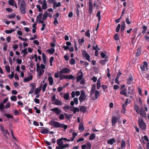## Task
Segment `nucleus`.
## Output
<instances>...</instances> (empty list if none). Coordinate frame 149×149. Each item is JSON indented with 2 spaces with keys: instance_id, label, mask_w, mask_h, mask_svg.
<instances>
[{
  "instance_id": "nucleus-1",
  "label": "nucleus",
  "mask_w": 149,
  "mask_h": 149,
  "mask_svg": "<svg viewBox=\"0 0 149 149\" xmlns=\"http://www.w3.org/2000/svg\"><path fill=\"white\" fill-rule=\"evenodd\" d=\"M49 125L52 126L57 128H63L64 130H66L68 127L67 125H65L63 123H60L55 121L53 120L50 121L49 123Z\"/></svg>"
},
{
  "instance_id": "nucleus-2",
  "label": "nucleus",
  "mask_w": 149,
  "mask_h": 149,
  "mask_svg": "<svg viewBox=\"0 0 149 149\" xmlns=\"http://www.w3.org/2000/svg\"><path fill=\"white\" fill-rule=\"evenodd\" d=\"M63 137L60 139H58L57 140V144L58 146L56 147V149H63L65 148H67L69 146V145L68 143L63 144Z\"/></svg>"
},
{
  "instance_id": "nucleus-3",
  "label": "nucleus",
  "mask_w": 149,
  "mask_h": 149,
  "mask_svg": "<svg viewBox=\"0 0 149 149\" xmlns=\"http://www.w3.org/2000/svg\"><path fill=\"white\" fill-rule=\"evenodd\" d=\"M138 123L139 126L141 129L144 130H146V125L142 118H139Z\"/></svg>"
},
{
  "instance_id": "nucleus-4",
  "label": "nucleus",
  "mask_w": 149,
  "mask_h": 149,
  "mask_svg": "<svg viewBox=\"0 0 149 149\" xmlns=\"http://www.w3.org/2000/svg\"><path fill=\"white\" fill-rule=\"evenodd\" d=\"M19 10L23 14H25L26 12V4L25 1L22 0L20 6Z\"/></svg>"
},
{
  "instance_id": "nucleus-5",
  "label": "nucleus",
  "mask_w": 149,
  "mask_h": 149,
  "mask_svg": "<svg viewBox=\"0 0 149 149\" xmlns=\"http://www.w3.org/2000/svg\"><path fill=\"white\" fill-rule=\"evenodd\" d=\"M86 96L85 95V93L83 90L81 91L80 96L79 97V100L80 103L82 102L86 98Z\"/></svg>"
},
{
  "instance_id": "nucleus-6",
  "label": "nucleus",
  "mask_w": 149,
  "mask_h": 149,
  "mask_svg": "<svg viewBox=\"0 0 149 149\" xmlns=\"http://www.w3.org/2000/svg\"><path fill=\"white\" fill-rule=\"evenodd\" d=\"M138 114H139L141 117L146 118V114L145 111L144 110L143 108H141L139 110Z\"/></svg>"
},
{
  "instance_id": "nucleus-7",
  "label": "nucleus",
  "mask_w": 149,
  "mask_h": 149,
  "mask_svg": "<svg viewBox=\"0 0 149 149\" xmlns=\"http://www.w3.org/2000/svg\"><path fill=\"white\" fill-rule=\"evenodd\" d=\"M82 149H91V145L90 142L88 141L86 144L83 145L81 146Z\"/></svg>"
},
{
  "instance_id": "nucleus-8",
  "label": "nucleus",
  "mask_w": 149,
  "mask_h": 149,
  "mask_svg": "<svg viewBox=\"0 0 149 149\" xmlns=\"http://www.w3.org/2000/svg\"><path fill=\"white\" fill-rule=\"evenodd\" d=\"M93 6L92 0H88V13L90 15L93 12Z\"/></svg>"
},
{
  "instance_id": "nucleus-9",
  "label": "nucleus",
  "mask_w": 149,
  "mask_h": 149,
  "mask_svg": "<svg viewBox=\"0 0 149 149\" xmlns=\"http://www.w3.org/2000/svg\"><path fill=\"white\" fill-rule=\"evenodd\" d=\"M82 55L83 57L85 58L86 60H88L89 62L91 61L90 59V56L89 54L86 52L85 50H84L82 52Z\"/></svg>"
},
{
  "instance_id": "nucleus-10",
  "label": "nucleus",
  "mask_w": 149,
  "mask_h": 149,
  "mask_svg": "<svg viewBox=\"0 0 149 149\" xmlns=\"http://www.w3.org/2000/svg\"><path fill=\"white\" fill-rule=\"evenodd\" d=\"M50 110L54 112L57 115L60 114L62 112V111L57 107H55L51 109Z\"/></svg>"
},
{
  "instance_id": "nucleus-11",
  "label": "nucleus",
  "mask_w": 149,
  "mask_h": 149,
  "mask_svg": "<svg viewBox=\"0 0 149 149\" xmlns=\"http://www.w3.org/2000/svg\"><path fill=\"white\" fill-rule=\"evenodd\" d=\"M70 71V69L67 68L62 69L59 72V74H62L63 73L67 74Z\"/></svg>"
},
{
  "instance_id": "nucleus-12",
  "label": "nucleus",
  "mask_w": 149,
  "mask_h": 149,
  "mask_svg": "<svg viewBox=\"0 0 149 149\" xmlns=\"http://www.w3.org/2000/svg\"><path fill=\"white\" fill-rule=\"evenodd\" d=\"M30 86H31V89L30 91L29 92V94H31L33 93L34 91V89L36 88V85L35 83L31 84Z\"/></svg>"
},
{
  "instance_id": "nucleus-13",
  "label": "nucleus",
  "mask_w": 149,
  "mask_h": 149,
  "mask_svg": "<svg viewBox=\"0 0 149 149\" xmlns=\"http://www.w3.org/2000/svg\"><path fill=\"white\" fill-rule=\"evenodd\" d=\"M143 65L141 66L140 68L142 70L144 71L145 70V67L147 69H148V63L146 61H144L143 62Z\"/></svg>"
},
{
  "instance_id": "nucleus-14",
  "label": "nucleus",
  "mask_w": 149,
  "mask_h": 149,
  "mask_svg": "<svg viewBox=\"0 0 149 149\" xmlns=\"http://www.w3.org/2000/svg\"><path fill=\"white\" fill-rule=\"evenodd\" d=\"M128 102H129L128 99H126L125 103L124 104H123L122 106L123 110V113H125V108L127 107V105L128 103Z\"/></svg>"
},
{
  "instance_id": "nucleus-15",
  "label": "nucleus",
  "mask_w": 149,
  "mask_h": 149,
  "mask_svg": "<svg viewBox=\"0 0 149 149\" xmlns=\"http://www.w3.org/2000/svg\"><path fill=\"white\" fill-rule=\"evenodd\" d=\"M108 58V56H106L104 59L101 60L100 61V63L103 65H105L108 61V60L107 59Z\"/></svg>"
},
{
  "instance_id": "nucleus-16",
  "label": "nucleus",
  "mask_w": 149,
  "mask_h": 149,
  "mask_svg": "<svg viewBox=\"0 0 149 149\" xmlns=\"http://www.w3.org/2000/svg\"><path fill=\"white\" fill-rule=\"evenodd\" d=\"M118 120V118L116 117L115 116H113L111 118V121L112 123V125L114 126Z\"/></svg>"
},
{
  "instance_id": "nucleus-17",
  "label": "nucleus",
  "mask_w": 149,
  "mask_h": 149,
  "mask_svg": "<svg viewBox=\"0 0 149 149\" xmlns=\"http://www.w3.org/2000/svg\"><path fill=\"white\" fill-rule=\"evenodd\" d=\"M38 72V79H40L41 76H42L44 74V70H41L40 69L38 70V71H37Z\"/></svg>"
},
{
  "instance_id": "nucleus-18",
  "label": "nucleus",
  "mask_w": 149,
  "mask_h": 149,
  "mask_svg": "<svg viewBox=\"0 0 149 149\" xmlns=\"http://www.w3.org/2000/svg\"><path fill=\"white\" fill-rule=\"evenodd\" d=\"M95 87L96 86L95 84L92 85V88L90 91V95H92L94 93L95 91Z\"/></svg>"
},
{
  "instance_id": "nucleus-19",
  "label": "nucleus",
  "mask_w": 149,
  "mask_h": 149,
  "mask_svg": "<svg viewBox=\"0 0 149 149\" xmlns=\"http://www.w3.org/2000/svg\"><path fill=\"white\" fill-rule=\"evenodd\" d=\"M141 53V47H138L136 50V53L135 56L136 57L139 56L140 55Z\"/></svg>"
},
{
  "instance_id": "nucleus-20",
  "label": "nucleus",
  "mask_w": 149,
  "mask_h": 149,
  "mask_svg": "<svg viewBox=\"0 0 149 149\" xmlns=\"http://www.w3.org/2000/svg\"><path fill=\"white\" fill-rule=\"evenodd\" d=\"M115 142V141L114 138L108 140L107 141V143L111 145H113Z\"/></svg>"
},
{
  "instance_id": "nucleus-21",
  "label": "nucleus",
  "mask_w": 149,
  "mask_h": 149,
  "mask_svg": "<svg viewBox=\"0 0 149 149\" xmlns=\"http://www.w3.org/2000/svg\"><path fill=\"white\" fill-rule=\"evenodd\" d=\"M133 79L132 76H130L127 79V84L128 85L130 84L131 82L133 81Z\"/></svg>"
},
{
  "instance_id": "nucleus-22",
  "label": "nucleus",
  "mask_w": 149,
  "mask_h": 149,
  "mask_svg": "<svg viewBox=\"0 0 149 149\" xmlns=\"http://www.w3.org/2000/svg\"><path fill=\"white\" fill-rule=\"evenodd\" d=\"M33 78L32 75H31L27 78H26L24 79L23 81L24 82H27L31 80Z\"/></svg>"
},
{
  "instance_id": "nucleus-23",
  "label": "nucleus",
  "mask_w": 149,
  "mask_h": 149,
  "mask_svg": "<svg viewBox=\"0 0 149 149\" xmlns=\"http://www.w3.org/2000/svg\"><path fill=\"white\" fill-rule=\"evenodd\" d=\"M87 109V108L85 106H81L80 107L79 110L80 111L83 113H85Z\"/></svg>"
},
{
  "instance_id": "nucleus-24",
  "label": "nucleus",
  "mask_w": 149,
  "mask_h": 149,
  "mask_svg": "<svg viewBox=\"0 0 149 149\" xmlns=\"http://www.w3.org/2000/svg\"><path fill=\"white\" fill-rule=\"evenodd\" d=\"M48 16V12L47 11H45L43 14V17L42 18V19L44 21L46 20L47 17Z\"/></svg>"
},
{
  "instance_id": "nucleus-25",
  "label": "nucleus",
  "mask_w": 149,
  "mask_h": 149,
  "mask_svg": "<svg viewBox=\"0 0 149 149\" xmlns=\"http://www.w3.org/2000/svg\"><path fill=\"white\" fill-rule=\"evenodd\" d=\"M127 90L126 88H123L122 90V95H124L126 97H128V95L127 93Z\"/></svg>"
},
{
  "instance_id": "nucleus-26",
  "label": "nucleus",
  "mask_w": 149,
  "mask_h": 149,
  "mask_svg": "<svg viewBox=\"0 0 149 149\" xmlns=\"http://www.w3.org/2000/svg\"><path fill=\"white\" fill-rule=\"evenodd\" d=\"M40 132L43 134H48L49 132V130L48 128H44L41 130Z\"/></svg>"
},
{
  "instance_id": "nucleus-27",
  "label": "nucleus",
  "mask_w": 149,
  "mask_h": 149,
  "mask_svg": "<svg viewBox=\"0 0 149 149\" xmlns=\"http://www.w3.org/2000/svg\"><path fill=\"white\" fill-rule=\"evenodd\" d=\"M54 104L56 105L61 106L62 104V102L59 100H56V101L54 102Z\"/></svg>"
},
{
  "instance_id": "nucleus-28",
  "label": "nucleus",
  "mask_w": 149,
  "mask_h": 149,
  "mask_svg": "<svg viewBox=\"0 0 149 149\" xmlns=\"http://www.w3.org/2000/svg\"><path fill=\"white\" fill-rule=\"evenodd\" d=\"M48 80L50 85H52L53 84V79L52 77L50 76L48 77Z\"/></svg>"
},
{
  "instance_id": "nucleus-29",
  "label": "nucleus",
  "mask_w": 149,
  "mask_h": 149,
  "mask_svg": "<svg viewBox=\"0 0 149 149\" xmlns=\"http://www.w3.org/2000/svg\"><path fill=\"white\" fill-rule=\"evenodd\" d=\"M41 89V87L40 86L39 87L37 88L35 91V93L36 95H37L40 92Z\"/></svg>"
},
{
  "instance_id": "nucleus-30",
  "label": "nucleus",
  "mask_w": 149,
  "mask_h": 149,
  "mask_svg": "<svg viewBox=\"0 0 149 149\" xmlns=\"http://www.w3.org/2000/svg\"><path fill=\"white\" fill-rule=\"evenodd\" d=\"M47 52L50 54H52L55 52V49L54 48H52L50 49H48L47 50Z\"/></svg>"
},
{
  "instance_id": "nucleus-31",
  "label": "nucleus",
  "mask_w": 149,
  "mask_h": 149,
  "mask_svg": "<svg viewBox=\"0 0 149 149\" xmlns=\"http://www.w3.org/2000/svg\"><path fill=\"white\" fill-rule=\"evenodd\" d=\"M83 77V72H81V74L78 76L77 78V82H79L80 80H81Z\"/></svg>"
},
{
  "instance_id": "nucleus-32",
  "label": "nucleus",
  "mask_w": 149,
  "mask_h": 149,
  "mask_svg": "<svg viewBox=\"0 0 149 149\" xmlns=\"http://www.w3.org/2000/svg\"><path fill=\"white\" fill-rule=\"evenodd\" d=\"M72 107H70V105H66L64 106L63 108L64 111L65 112L68 111L67 110L72 108Z\"/></svg>"
},
{
  "instance_id": "nucleus-33",
  "label": "nucleus",
  "mask_w": 149,
  "mask_h": 149,
  "mask_svg": "<svg viewBox=\"0 0 149 149\" xmlns=\"http://www.w3.org/2000/svg\"><path fill=\"white\" fill-rule=\"evenodd\" d=\"M95 137L96 136L95 134H92L90 135L89 136V140H93L95 138Z\"/></svg>"
},
{
  "instance_id": "nucleus-34",
  "label": "nucleus",
  "mask_w": 149,
  "mask_h": 149,
  "mask_svg": "<svg viewBox=\"0 0 149 149\" xmlns=\"http://www.w3.org/2000/svg\"><path fill=\"white\" fill-rule=\"evenodd\" d=\"M42 57L43 63L45 64L46 63V56L44 53L42 54Z\"/></svg>"
},
{
  "instance_id": "nucleus-35",
  "label": "nucleus",
  "mask_w": 149,
  "mask_h": 149,
  "mask_svg": "<svg viewBox=\"0 0 149 149\" xmlns=\"http://www.w3.org/2000/svg\"><path fill=\"white\" fill-rule=\"evenodd\" d=\"M42 18V17L39 16L38 15L37 16V17L36 20H38L39 22V23H43L44 22L42 20H41V19Z\"/></svg>"
},
{
  "instance_id": "nucleus-36",
  "label": "nucleus",
  "mask_w": 149,
  "mask_h": 149,
  "mask_svg": "<svg viewBox=\"0 0 149 149\" xmlns=\"http://www.w3.org/2000/svg\"><path fill=\"white\" fill-rule=\"evenodd\" d=\"M79 130L81 132H83L84 131V127L83 126V124L82 123L80 124L79 126Z\"/></svg>"
},
{
  "instance_id": "nucleus-37",
  "label": "nucleus",
  "mask_w": 149,
  "mask_h": 149,
  "mask_svg": "<svg viewBox=\"0 0 149 149\" xmlns=\"http://www.w3.org/2000/svg\"><path fill=\"white\" fill-rule=\"evenodd\" d=\"M95 99H97L99 97V96H100L99 92L97 90H96L95 92Z\"/></svg>"
},
{
  "instance_id": "nucleus-38",
  "label": "nucleus",
  "mask_w": 149,
  "mask_h": 149,
  "mask_svg": "<svg viewBox=\"0 0 149 149\" xmlns=\"http://www.w3.org/2000/svg\"><path fill=\"white\" fill-rule=\"evenodd\" d=\"M77 135V133L74 132H73L72 134V136L70 140H71L72 141H74V138Z\"/></svg>"
},
{
  "instance_id": "nucleus-39",
  "label": "nucleus",
  "mask_w": 149,
  "mask_h": 149,
  "mask_svg": "<svg viewBox=\"0 0 149 149\" xmlns=\"http://www.w3.org/2000/svg\"><path fill=\"white\" fill-rule=\"evenodd\" d=\"M59 77L60 79V80H62L63 79H67V77L66 75H61V74H59Z\"/></svg>"
},
{
  "instance_id": "nucleus-40",
  "label": "nucleus",
  "mask_w": 149,
  "mask_h": 149,
  "mask_svg": "<svg viewBox=\"0 0 149 149\" xmlns=\"http://www.w3.org/2000/svg\"><path fill=\"white\" fill-rule=\"evenodd\" d=\"M100 13V11H98L96 15V16L98 17L99 22H100L101 19Z\"/></svg>"
},
{
  "instance_id": "nucleus-41",
  "label": "nucleus",
  "mask_w": 149,
  "mask_h": 149,
  "mask_svg": "<svg viewBox=\"0 0 149 149\" xmlns=\"http://www.w3.org/2000/svg\"><path fill=\"white\" fill-rule=\"evenodd\" d=\"M100 82V80L98 79L97 82V89H99L100 88L101 86Z\"/></svg>"
},
{
  "instance_id": "nucleus-42",
  "label": "nucleus",
  "mask_w": 149,
  "mask_h": 149,
  "mask_svg": "<svg viewBox=\"0 0 149 149\" xmlns=\"http://www.w3.org/2000/svg\"><path fill=\"white\" fill-rule=\"evenodd\" d=\"M69 93H67L64 95V98L65 99L68 100L69 99Z\"/></svg>"
},
{
  "instance_id": "nucleus-43",
  "label": "nucleus",
  "mask_w": 149,
  "mask_h": 149,
  "mask_svg": "<svg viewBox=\"0 0 149 149\" xmlns=\"http://www.w3.org/2000/svg\"><path fill=\"white\" fill-rule=\"evenodd\" d=\"M143 30L142 31V33L143 34H145L146 33V32L147 29V27L145 25H143Z\"/></svg>"
},
{
  "instance_id": "nucleus-44",
  "label": "nucleus",
  "mask_w": 149,
  "mask_h": 149,
  "mask_svg": "<svg viewBox=\"0 0 149 149\" xmlns=\"http://www.w3.org/2000/svg\"><path fill=\"white\" fill-rule=\"evenodd\" d=\"M134 109L135 110V111L137 113H138L139 111V107L136 104H135L134 107Z\"/></svg>"
},
{
  "instance_id": "nucleus-45",
  "label": "nucleus",
  "mask_w": 149,
  "mask_h": 149,
  "mask_svg": "<svg viewBox=\"0 0 149 149\" xmlns=\"http://www.w3.org/2000/svg\"><path fill=\"white\" fill-rule=\"evenodd\" d=\"M119 77V75L118 74L115 80V82L118 84H120V82L118 81Z\"/></svg>"
},
{
  "instance_id": "nucleus-46",
  "label": "nucleus",
  "mask_w": 149,
  "mask_h": 149,
  "mask_svg": "<svg viewBox=\"0 0 149 149\" xmlns=\"http://www.w3.org/2000/svg\"><path fill=\"white\" fill-rule=\"evenodd\" d=\"M2 133H3V134L6 137V136L7 134L9 135V133L8 131L7 130H4L2 132Z\"/></svg>"
},
{
  "instance_id": "nucleus-47",
  "label": "nucleus",
  "mask_w": 149,
  "mask_h": 149,
  "mask_svg": "<svg viewBox=\"0 0 149 149\" xmlns=\"http://www.w3.org/2000/svg\"><path fill=\"white\" fill-rule=\"evenodd\" d=\"M21 53H23V57H25V55L28 54L26 49L25 48L23 50H22V51Z\"/></svg>"
},
{
  "instance_id": "nucleus-48",
  "label": "nucleus",
  "mask_w": 149,
  "mask_h": 149,
  "mask_svg": "<svg viewBox=\"0 0 149 149\" xmlns=\"http://www.w3.org/2000/svg\"><path fill=\"white\" fill-rule=\"evenodd\" d=\"M67 79H73L74 80L75 79V77H74L72 75L70 74L69 76L68 75H66Z\"/></svg>"
},
{
  "instance_id": "nucleus-49",
  "label": "nucleus",
  "mask_w": 149,
  "mask_h": 149,
  "mask_svg": "<svg viewBox=\"0 0 149 149\" xmlns=\"http://www.w3.org/2000/svg\"><path fill=\"white\" fill-rule=\"evenodd\" d=\"M69 63L70 64L74 65L75 63V60L73 58H72L70 61Z\"/></svg>"
},
{
  "instance_id": "nucleus-50",
  "label": "nucleus",
  "mask_w": 149,
  "mask_h": 149,
  "mask_svg": "<svg viewBox=\"0 0 149 149\" xmlns=\"http://www.w3.org/2000/svg\"><path fill=\"white\" fill-rule=\"evenodd\" d=\"M90 30L89 29H88L85 33V36L90 37Z\"/></svg>"
},
{
  "instance_id": "nucleus-51",
  "label": "nucleus",
  "mask_w": 149,
  "mask_h": 149,
  "mask_svg": "<svg viewBox=\"0 0 149 149\" xmlns=\"http://www.w3.org/2000/svg\"><path fill=\"white\" fill-rule=\"evenodd\" d=\"M5 116L8 118H10L11 119H13L14 118L13 116L10 114H6L5 115Z\"/></svg>"
},
{
  "instance_id": "nucleus-52",
  "label": "nucleus",
  "mask_w": 149,
  "mask_h": 149,
  "mask_svg": "<svg viewBox=\"0 0 149 149\" xmlns=\"http://www.w3.org/2000/svg\"><path fill=\"white\" fill-rule=\"evenodd\" d=\"M47 86V84L46 83H45L44 84L42 87V91L43 92H44L46 91Z\"/></svg>"
},
{
  "instance_id": "nucleus-53",
  "label": "nucleus",
  "mask_w": 149,
  "mask_h": 149,
  "mask_svg": "<svg viewBox=\"0 0 149 149\" xmlns=\"http://www.w3.org/2000/svg\"><path fill=\"white\" fill-rule=\"evenodd\" d=\"M79 110L78 108L76 107H73V113L75 114L77 111L79 112Z\"/></svg>"
},
{
  "instance_id": "nucleus-54",
  "label": "nucleus",
  "mask_w": 149,
  "mask_h": 149,
  "mask_svg": "<svg viewBox=\"0 0 149 149\" xmlns=\"http://www.w3.org/2000/svg\"><path fill=\"white\" fill-rule=\"evenodd\" d=\"M11 100L13 101H15L17 100V97L16 96H12L10 97Z\"/></svg>"
},
{
  "instance_id": "nucleus-55",
  "label": "nucleus",
  "mask_w": 149,
  "mask_h": 149,
  "mask_svg": "<svg viewBox=\"0 0 149 149\" xmlns=\"http://www.w3.org/2000/svg\"><path fill=\"white\" fill-rule=\"evenodd\" d=\"M15 30L14 29H11V30H6L5 31V32L7 34H9L12 33Z\"/></svg>"
},
{
  "instance_id": "nucleus-56",
  "label": "nucleus",
  "mask_w": 149,
  "mask_h": 149,
  "mask_svg": "<svg viewBox=\"0 0 149 149\" xmlns=\"http://www.w3.org/2000/svg\"><path fill=\"white\" fill-rule=\"evenodd\" d=\"M114 39L116 40H119V36L118 33H116L114 37Z\"/></svg>"
},
{
  "instance_id": "nucleus-57",
  "label": "nucleus",
  "mask_w": 149,
  "mask_h": 149,
  "mask_svg": "<svg viewBox=\"0 0 149 149\" xmlns=\"http://www.w3.org/2000/svg\"><path fill=\"white\" fill-rule=\"evenodd\" d=\"M54 58L53 56L51 57L49 59V63H50V65L51 66H52L53 65L52 62L54 60Z\"/></svg>"
},
{
  "instance_id": "nucleus-58",
  "label": "nucleus",
  "mask_w": 149,
  "mask_h": 149,
  "mask_svg": "<svg viewBox=\"0 0 149 149\" xmlns=\"http://www.w3.org/2000/svg\"><path fill=\"white\" fill-rule=\"evenodd\" d=\"M64 115L66 119L68 120H69L70 118H71V117L66 113H64Z\"/></svg>"
},
{
  "instance_id": "nucleus-59",
  "label": "nucleus",
  "mask_w": 149,
  "mask_h": 149,
  "mask_svg": "<svg viewBox=\"0 0 149 149\" xmlns=\"http://www.w3.org/2000/svg\"><path fill=\"white\" fill-rule=\"evenodd\" d=\"M36 7L38 9V11L39 12H42V9L41 8L40 6L38 4L36 5Z\"/></svg>"
},
{
  "instance_id": "nucleus-60",
  "label": "nucleus",
  "mask_w": 149,
  "mask_h": 149,
  "mask_svg": "<svg viewBox=\"0 0 149 149\" xmlns=\"http://www.w3.org/2000/svg\"><path fill=\"white\" fill-rule=\"evenodd\" d=\"M4 107V105L2 103H0V110L1 111H3V108Z\"/></svg>"
},
{
  "instance_id": "nucleus-61",
  "label": "nucleus",
  "mask_w": 149,
  "mask_h": 149,
  "mask_svg": "<svg viewBox=\"0 0 149 149\" xmlns=\"http://www.w3.org/2000/svg\"><path fill=\"white\" fill-rule=\"evenodd\" d=\"M125 141L123 140H122V148L125 147Z\"/></svg>"
},
{
  "instance_id": "nucleus-62",
  "label": "nucleus",
  "mask_w": 149,
  "mask_h": 149,
  "mask_svg": "<svg viewBox=\"0 0 149 149\" xmlns=\"http://www.w3.org/2000/svg\"><path fill=\"white\" fill-rule=\"evenodd\" d=\"M5 69L6 71L8 72L9 73L10 72V66L9 65H6L5 66Z\"/></svg>"
},
{
  "instance_id": "nucleus-63",
  "label": "nucleus",
  "mask_w": 149,
  "mask_h": 149,
  "mask_svg": "<svg viewBox=\"0 0 149 149\" xmlns=\"http://www.w3.org/2000/svg\"><path fill=\"white\" fill-rule=\"evenodd\" d=\"M47 4H42V9L43 10H45L47 8Z\"/></svg>"
},
{
  "instance_id": "nucleus-64",
  "label": "nucleus",
  "mask_w": 149,
  "mask_h": 149,
  "mask_svg": "<svg viewBox=\"0 0 149 149\" xmlns=\"http://www.w3.org/2000/svg\"><path fill=\"white\" fill-rule=\"evenodd\" d=\"M34 65V64L33 63V61L31 60L30 62V67L32 68L33 69V66Z\"/></svg>"
}]
</instances>
